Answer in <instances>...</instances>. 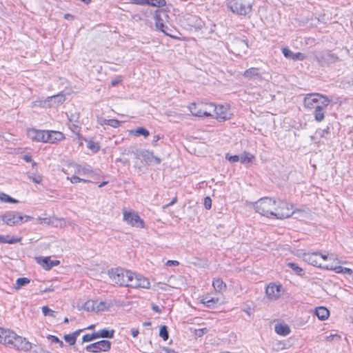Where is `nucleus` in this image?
<instances>
[{
    "label": "nucleus",
    "mask_w": 353,
    "mask_h": 353,
    "mask_svg": "<svg viewBox=\"0 0 353 353\" xmlns=\"http://www.w3.org/2000/svg\"><path fill=\"white\" fill-rule=\"evenodd\" d=\"M0 344L24 351L32 348V343L26 338L17 334L12 330L2 327H0Z\"/></svg>",
    "instance_id": "nucleus-1"
},
{
    "label": "nucleus",
    "mask_w": 353,
    "mask_h": 353,
    "mask_svg": "<svg viewBox=\"0 0 353 353\" xmlns=\"http://www.w3.org/2000/svg\"><path fill=\"white\" fill-rule=\"evenodd\" d=\"M214 103L204 100H198L190 103L187 109L192 117L201 119L212 118Z\"/></svg>",
    "instance_id": "nucleus-2"
},
{
    "label": "nucleus",
    "mask_w": 353,
    "mask_h": 353,
    "mask_svg": "<svg viewBox=\"0 0 353 353\" xmlns=\"http://www.w3.org/2000/svg\"><path fill=\"white\" fill-rule=\"evenodd\" d=\"M276 199L271 197H264L258 200L254 205L256 212L269 219L274 218Z\"/></svg>",
    "instance_id": "nucleus-3"
},
{
    "label": "nucleus",
    "mask_w": 353,
    "mask_h": 353,
    "mask_svg": "<svg viewBox=\"0 0 353 353\" xmlns=\"http://www.w3.org/2000/svg\"><path fill=\"white\" fill-rule=\"evenodd\" d=\"M296 211V208L292 203L285 200H276L274 219L281 220L288 219L291 217Z\"/></svg>",
    "instance_id": "nucleus-4"
},
{
    "label": "nucleus",
    "mask_w": 353,
    "mask_h": 353,
    "mask_svg": "<svg viewBox=\"0 0 353 353\" xmlns=\"http://www.w3.org/2000/svg\"><path fill=\"white\" fill-rule=\"evenodd\" d=\"M108 275L113 283L120 286L127 287L129 280L132 276V271L121 268L111 269Z\"/></svg>",
    "instance_id": "nucleus-5"
},
{
    "label": "nucleus",
    "mask_w": 353,
    "mask_h": 353,
    "mask_svg": "<svg viewBox=\"0 0 353 353\" xmlns=\"http://www.w3.org/2000/svg\"><path fill=\"white\" fill-rule=\"evenodd\" d=\"M213 117L216 121L222 123L229 121L234 117L231 106L228 104H215L212 108Z\"/></svg>",
    "instance_id": "nucleus-6"
},
{
    "label": "nucleus",
    "mask_w": 353,
    "mask_h": 353,
    "mask_svg": "<svg viewBox=\"0 0 353 353\" xmlns=\"http://www.w3.org/2000/svg\"><path fill=\"white\" fill-rule=\"evenodd\" d=\"M303 103L305 108L312 110L325 108L328 104V100L320 94L310 93L305 95Z\"/></svg>",
    "instance_id": "nucleus-7"
},
{
    "label": "nucleus",
    "mask_w": 353,
    "mask_h": 353,
    "mask_svg": "<svg viewBox=\"0 0 353 353\" xmlns=\"http://www.w3.org/2000/svg\"><path fill=\"white\" fill-rule=\"evenodd\" d=\"M2 221L7 225L13 226L27 222L32 219V217L25 215L23 216L15 212H7L1 216Z\"/></svg>",
    "instance_id": "nucleus-8"
},
{
    "label": "nucleus",
    "mask_w": 353,
    "mask_h": 353,
    "mask_svg": "<svg viewBox=\"0 0 353 353\" xmlns=\"http://www.w3.org/2000/svg\"><path fill=\"white\" fill-rule=\"evenodd\" d=\"M162 16L168 17V14H166V12L164 9H158L155 12V26L157 29H159L160 31L163 32L165 35L169 36L170 37L177 39L179 41H190V40H194L195 41V39L194 38H188L185 37H179L174 34H172L169 32H168L165 30V26L163 22V19H161Z\"/></svg>",
    "instance_id": "nucleus-9"
},
{
    "label": "nucleus",
    "mask_w": 353,
    "mask_h": 353,
    "mask_svg": "<svg viewBox=\"0 0 353 353\" xmlns=\"http://www.w3.org/2000/svg\"><path fill=\"white\" fill-rule=\"evenodd\" d=\"M123 221L130 226L139 228H144L145 227L144 221L139 216L137 212L123 209Z\"/></svg>",
    "instance_id": "nucleus-10"
},
{
    "label": "nucleus",
    "mask_w": 353,
    "mask_h": 353,
    "mask_svg": "<svg viewBox=\"0 0 353 353\" xmlns=\"http://www.w3.org/2000/svg\"><path fill=\"white\" fill-rule=\"evenodd\" d=\"M130 277L127 287L137 289H150L151 284L147 277L133 272H132V276Z\"/></svg>",
    "instance_id": "nucleus-11"
},
{
    "label": "nucleus",
    "mask_w": 353,
    "mask_h": 353,
    "mask_svg": "<svg viewBox=\"0 0 353 353\" xmlns=\"http://www.w3.org/2000/svg\"><path fill=\"white\" fill-rule=\"evenodd\" d=\"M111 306L110 303L98 300H88L84 305L83 308L88 312H103L108 310Z\"/></svg>",
    "instance_id": "nucleus-12"
},
{
    "label": "nucleus",
    "mask_w": 353,
    "mask_h": 353,
    "mask_svg": "<svg viewBox=\"0 0 353 353\" xmlns=\"http://www.w3.org/2000/svg\"><path fill=\"white\" fill-rule=\"evenodd\" d=\"M229 8L232 12L239 15H246L252 10V5L248 1H230Z\"/></svg>",
    "instance_id": "nucleus-13"
},
{
    "label": "nucleus",
    "mask_w": 353,
    "mask_h": 353,
    "mask_svg": "<svg viewBox=\"0 0 353 353\" xmlns=\"http://www.w3.org/2000/svg\"><path fill=\"white\" fill-rule=\"evenodd\" d=\"M112 343L108 340H101L90 343L85 347V350L90 353H101L110 351Z\"/></svg>",
    "instance_id": "nucleus-14"
},
{
    "label": "nucleus",
    "mask_w": 353,
    "mask_h": 353,
    "mask_svg": "<svg viewBox=\"0 0 353 353\" xmlns=\"http://www.w3.org/2000/svg\"><path fill=\"white\" fill-rule=\"evenodd\" d=\"M283 293V289L281 284L270 283L265 288V294L270 301L279 299Z\"/></svg>",
    "instance_id": "nucleus-15"
},
{
    "label": "nucleus",
    "mask_w": 353,
    "mask_h": 353,
    "mask_svg": "<svg viewBox=\"0 0 353 353\" xmlns=\"http://www.w3.org/2000/svg\"><path fill=\"white\" fill-rule=\"evenodd\" d=\"M308 262L314 265L321 268L328 269L329 263L327 257L319 253H312L307 256Z\"/></svg>",
    "instance_id": "nucleus-16"
},
{
    "label": "nucleus",
    "mask_w": 353,
    "mask_h": 353,
    "mask_svg": "<svg viewBox=\"0 0 353 353\" xmlns=\"http://www.w3.org/2000/svg\"><path fill=\"white\" fill-rule=\"evenodd\" d=\"M27 135L33 141L46 143V130L32 128L27 131Z\"/></svg>",
    "instance_id": "nucleus-17"
},
{
    "label": "nucleus",
    "mask_w": 353,
    "mask_h": 353,
    "mask_svg": "<svg viewBox=\"0 0 353 353\" xmlns=\"http://www.w3.org/2000/svg\"><path fill=\"white\" fill-rule=\"evenodd\" d=\"M36 261L39 264L44 270H50L52 267L57 266L60 264L59 260H51L50 256L46 257H37Z\"/></svg>",
    "instance_id": "nucleus-18"
},
{
    "label": "nucleus",
    "mask_w": 353,
    "mask_h": 353,
    "mask_svg": "<svg viewBox=\"0 0 353 353\" xmlns=\"http://www.w3.org/2000/svg\"><path fill=\"white\" fill-rule=\"evenodd\" d=\"M46 132H47L46 143H56L58 141L64 140L65 138L63 133H62L61 132H59V131L46 130Z\"/></svg>",
    "instance_id": "nucleus-19"
},
{
    "label": "nucleus",
    "mask_w": 353,
    "mask_h": 353,
    "mask_svg": "<svg viewBox=\"0 0 353 353\" xmlns=\"http://www.w3.org/2000/svg\"><path fill=\"white\" fill-rule=\"evenodd\" d=\"M243 76L248 79H253L256 78L262 79L258 68L252 67L243 72Z\"/></svg>",
    "instance_id": "nucleus-20"
},
{
    "label": "nucleus",
    "mask_w": 353,
    "mask_h": 353,
    "mask_svg": "<svg viewBox=\"0 0 353 353\" xmlns=\"http://www.w3.org/2000/svg\"><path fill=\"white\" fill-rule=\"evenodd\" d=\"M200 302L207 307H213L219 302V299L216 297H209L208 294H206L203 296Z\"/></svg>",
    "instance_id": "nucleus-21"
},
{
    "label": "nucleus",
    "mask_w": 353,
    "mask_h": 353,
    "mask_svg": "<svg viewBox=\"0 0 353 353\" xmlns=\"http://www.w3.org/2000/svg\"><path fill=\"white\" fill-rule=\"evenodd\" d=\"M275 332L280 336H287L290 333V327L285 323H278L274 327Z\"/></svg>",
    "instance_id": "nucleus-22"
},
{
    "label": "nucleus",
    "mask_w": 353,
    "mask_h": 353,
    "mask_svg": "<svg viewBox=\"0 0 353 353\" xmlns=\"http://www.w3.org/2000/svg\"><path fill=\"white\" fill-rule=\"evenodd\" d=\"M212 286L216 292L221 293L227 290L226 283L220 278L214 279L212 281Z\"/></svg>",
    "instance_id": "nucleus-23"
},
{
    "label": "nucleus",
    "mask_w": 353,
    "mask_h": 353,
    "mask_svg": "<svg viewBox=\"0 0 353 353\" xmlns=\"http://www.w3.org/2000/svg\"><path fill=\"white\" fill-rule=\"evenodd\" d=\"M315 314L321 321L327 319L330 316V311L325 307H318L315 310Z\"/></svg>",
    "instance_id": "nucleus-24"
},
{
    "label": "nucleus",
    "mask_w": 353,
    "mask_h": 353,
    "mask_svg": "<svg viewBox=\"0 0 353 353\" xmlns=\"http://www.w3.org/2000/svg\"><path fill=\"white\" fill-rule=\"evenodd\" d=\"M21 240H22L21 236L10 237L8 235H7V236L0 235V243L14 244V243L21 242Z\"/></svg>",
    "instance_id": "nucleus-25"
},
{
    "label": "nucleus",
    "mask_w": 353,
    "mask_h": 353,
    "mask_svg": "<svg viewBox=\"0 0 353 353\" xmlns=\"http://www.w3.org/2000/svg\"><path fill=\"white\" fill-rule=\"evenodd\" d=\"M128 134L136 137L143 136L145 138L150 135L149 131L143 127H139L136 130H130L128 131Z\"/></svg>",
    "instance_id": "nucleus-26"
},
{
    "label": "nucleus",
    "mask_w": 353,
    "mask_h": 353,
    "mask_svg": "<svg viewBox=\"0 0 353 353\" xmlns=\"http://www.w3.org/2000/svg\"><path fill=\"white\" fill-rule=\"evenodd\" d=\"M97 339L99 338H113L114 331L113 330H108L106 329L101 330L99 332H95Z\"/></svg>",
    "instance_id": "nucleus-27"
},
{
    "label": "nucleus",
    "mask_w": 353,
    "mask_h": 353,
    "mask_svg": "<svg viewBox=\"0 0 353 353\" xmlns=\"http://www.w3.org/2000/svg\"><path fill=\"white\" fill-rule=\"evenodd\" d=\"M87 148L92 152L97 153L100 149L101 146L99 142H96L93 140L87 141Z\"/></svg>",
    "instance_id": "nucleus-28"
},
{
    "label": "nucleus",
    "mask_w": 353,
    "mask_h": 353,
    "mask_svg": "<svg viewBox=\"0 0 353 353\" xmlns=\"http://www.w3.org/2000/svg\"><path fill=\"white\" fill-rule=\"evenodd\" d=\"M255 160V157L254 155L248 152H244L241 155V162L242 163H252V161H254Z\"/></svg>",
    "instance_id": "nucleus-29"
},
{
    "label": "nucleus",
    "mask_w": 353,
    "mask_h": 353,
    "mask_svg": "<svg viewBox=\"0 0 353 353\" xmlns=\"http://www.w3.org/2000/svg\"><path fill=\"white\" fill-rule=\"evenodd\" d=\"M332 271H334L336 273H341V274H347L349 275H352L353 274V271L350 268H343L341 265H332Z\"/></svg>",
    "instance_id": "nucleus-30"
},
{
    "label": "nucleus",
    "mask_w": 353,
    "mask_h": 353,
    "mask_svg": "<svg viewBox=\"0 0 353 353\" xmlns=\"http://www.w3.org/2000/svg\"><path fill=\"white\" fill-rule=\"evenodd\" d=\"M93 172V170L88 168L78 165L75 173L81 176H89Z\"/></svg>",
    "instance_id": "nucleus-31"
},
{
    "label": "nucleus",
    "mask_w": 353,
    "mask_h": 353,
    "mask_svg": "<svg viewBox=\"0 0 353 353\" xmlns=\"http://www.w3.org/2000/svg\"><path fill=\"white\" fill-rule=\"evenodd\" d=\"M30 280L26 277L19 278L16 281L15 290H18L23 286L29 284Z\"/></svg>",
    "instance_id": "nucleus-32"
},
{
    "label": "nucleus",
    "mask_w": 353,
    "mask_h": 353,
    "mask_svg": "<svg viewBox=\"0 0 353 353\" xmlns=\"http://www.w3.org/2000/svg\"><path fill=\"white\" fill-rule=\"evenodd\" d=\"M27 176L30 181L36 184H41L43 182V176L40 174L33 175L30 173H27Z\"/></svg>",
    "instance_id": "nucleus-33"
},
{
    "label": "nucleus",
    "mask_w": 353,
    "mask_h": 353,
    "mask_svg": "<svg viewBox=\"0 0 353 353\" xmlns=\"http://www.w3.org/2000/svg\"><path fill=\"white\" fill-rule=\"evenodd\" d=\"M0 201L3 203H17L19 201L12 198L9 195L6 193L1 192L0 193Z\"/></svg>",
    "instance_id": "nucleus-34"
},
{
    "label": "nucleus",
    "mask_w": 353,
    "mask_h": 353,
    "mask_svg": "<svg viewBox=\"0 0 353 353\" xmlns=\"http://www.w3.org/2000/svg\"><path fill=\"white\" fill-rule=\"evenodd\" d=\"M103 123L108 125L114 128H117L121 125V122L117 119H111L104 120Z\"/></svg>",
    "instance_id": "nucleus-35"
},
{
    "label": "nucleus",
    "mask_w": 353,
    "mask_h": 353,
    "mask_svg": "<svg viewBox=\"0 0 353 353\" xmlns=\"http://www.w3.org/2000/svg\"><path fill=\"white\" fill-rule=\"evenodd\" d=\"M325 108H315V112H314V117H315V119L320 122L323 119H324V112H323V109Z\"/></svg>",
    "instance_id": "nucleus-36"
},
{
    "label": "nucleus",
    "mask_w": 353,
    "mask_h": 353,
    "mask_svg": "<svg viewBox=\"0 0 353 353\" xmlns=\"http://www.w3.org/2000/svg\"><path fill=\"white\" fill-rule=\"evenodd\" d=\"M288 266L290 267L296 274L303 275V270L294 263H288Z\"/></svg>",
    "instance_id": "nucleus-37"
},
{
    "label": "nucleus",
    "mask_w": 353,
    "mask_h": 353,
    "mask_svg": "<svg viewBox=\"0 0 353 353\" xmlns=\"http://www.w3.org/2000/svg\"><path fill=\"white\" fill-rule=\"evenodd\" d=\"M67 179L69 180L72 183H80V182H83V183H90V182H91L89 180L81 179V178H80V177H79L78 176H76V175H73V176H72L70 177L68 176Z\"/></svg>",
    "instance_id": "nucleus-38"
},
{
    "label": "nucleus",
    "mask_w": 353,
    "mask_h": 353,
    "mask_svg": "<svg viewBox=\"0 0 353 353\" xmlns=\"http://www.w3.org/2000/svg\"><path fill=\"white\" fill-rule=\"evenodd\" d=\"M159 336L164 340V341H167L168 339V329H167V326L165 325H162L161 327H160V330H159Z\"/></svg>",
    "instance_id": "nucleus-39"
},
{
    "label": "nucleus",
    "mask_w": 353,
    "mask_h": 353,
    "mask_svg": "<svg viewBox=\"0 0 353 353\" xmlns=\"http://www.w3.org/2000/svg\"><path fill=\"white\" fill-rule=\"evenodd\" d=\"M145 159L147 162H151L154 160L156 163H159L161 161L159 158L154 157L153 153L150 152H147V154L145 155Z\"/></svg>",
    "instance_id": "nucleus-40"
},
{
    "label": "nucleus",
    "mask_w": 353,
    "mask_h": 353,
    "mask_svg": "<svg viewBox=\"0 0 353 353\" xmlns=\"http://www.w3.org/2000/svg\"><path fill=\"white\" fill-rule=\"evenodd\" d=\"M97 336H96V333L94 332L92 334H84L82 337V341L83 343H85V342H90V341H92L94 339H97Z\"/></svg>",
    "instance_id": "nucleus-41"
},
{
    "label": "nucleus",
    "mask_w": 353,
    "mask_h": 353,
    "mask_svg": "<svg viewBox=\"0 0 353 353\" xmlns=\"http://www.w3.org/2000/svg\"><path fill=\"white\" fill-rule=\"evenodd\" d=\"M137 3H139V4H145V3H148V4H151L152 6H165V1H135Z\"/></svg>",
    "instance_id": "nucleus-42"
},
{
    "label": "nucleus",
    "mask_w": 353,
    "mask_h": 353,
    "mask_svg": "<svg viewBox=\"0 0 353 353\" xmlns=\"http://www.w3.org/2000/svg\"><path fill=\"white\" fill-rule=\"evenodd\" d=\"M41 310L44 316H55V312L50 309L48 306H43Z\"/></svg>",
    "instance_id": "nucleus-43"
},
{
    "label": "nucleus",
    "mask_w": 353,
    "mask_h": 353,
    "mask_svg": "<svg viewBox=\"0 0 353 353\" xmlns=\"http://www.w3.org/2000/svg\"><path fill=\"white\" fill-rule=\"evenodd\" d=\"M63 339L70 345H74L77 341L75 336L72 335V334L65 335Z\"/></svg>",
    "instance_id": "nucleus-44"
},
{
    "label": "nucleus",
    "mask_w": 353,
    "mask_h": 353,
    "mask_svg": "<svg viewBox=\"0 0 353 353\" xmlns=\"http://www.w3.org/2000/svg\"><path fill=\"white\" fill-rule=\"evenodd\" d=\"M37 221L40 224H47V225H52L53 224V221L51 220L50 218H41V217H38L37 219Z\"/></svg>",
    "instance_id": "nucleus-45"
},
{
    "label": "nucleus",
    "mask_w": 353,
    "mask_h": 353,
    "mask_svg": "<svg viewBox=\"0 0 353 353\" xmlns=\"http://www.w3.org/2000/svg\"><path fill=\"white\" fill-rule=\"evenodd\" d=\"M305 58V56L301 52L293 53L292 59L294 61L296 60H303Z\"/></svg>",
    "instance_id": "nucleus-46"
},
{
    "label": "nucleus",
    "mask_w": 353,
    "mask_h": 353,
    "mask_svg": "<svg viewBox=\"0 0 353 353\" xmlns=\"http://www.w3.org/2000/svg\"><path fill=\"white\" fill-rule=\"evenodd\" d=\"M282 52L285 57L292 59L293 52L288 48H283Z\"/></svg>",
    "instance_id": "nucleus-47"
},
{
    "label": "nucleus",
    "mask_w": 353,
    "mask_h": 353,
    "mask_svg": "<svg viewBox=\"0 0 353 353\" xmlns=\"http://www.w3.org/2000/svg\"><path fill=\"white\" fill-rule=\"evenodd\" d=\"M204 205L208 210L212 208V199L209 196L204 199Z\"/></svg>",
    "instance_id": "nucleus-48"
},
{
    "label": "nucleus",
    "mask_w": 353,
    "mask_h": 353,
    "mask_svg": "<svg viewBox=\"0 0 353 353\" xmlns=\"http://www.w3.org/2000/svg\"><path fill=\"white\" fill-rule=\"evenodd\" d=\"M47 339L51 342L57 343V342H59V339L54 335L49 334L47 336Z\"/></svg>",
    "instance_id": "nucleus-49"
},
{
    "label": "nucleus",
    "mask_w": 353,
    "mask_h": 353,
    "mask_svg": "<svg viewBox=\"0 0 353 353\" xmlns=\"http://www.w3.org/2000/svg\"><path fill=\"white\" fill-rule=\"evenodd\" d=\"M228 159L229 161H230L232 163H235V162L239 161V160L241 161V157H239L238 155H232V156H230L229 157H228Z\"/></svg>",
    "instance_id": "nucleus-50"
},
{
    "label": "nucleus",
    "mask_w": 353,
    "mask_h": 353,
    "mask_svg": "<svg viewBox=\"0 0 353 353\" xmlns=\"http://www.w3.org/2000/svg\"><path fill=\"white\" fill-rule=\"evenodd\" d=\"M122 80H123V79L121 77H118L111 81V85L116 86L118 83H121L122 81Z\"/></svg>",
    "instance_id": "nucleus-51"
},
{
    "label": "nucleus",
    "mask_w": 353,
    "mask_h": 353,
    "mask_svg": "<svg viewBox=\"0 0 353 353\" xmlns=\"http://www.w3.org/2000/svg\"><path fill=\"white\" fill-rule=\"evenodd\" d=\"M179 264V261H174V260H168L166 262V265H168V266H172V265L177 266Z\"/></svg>",
    "instance_id": "nucleus-52"
},
{
    "label": "nucleus",
    "mask_w": 353,
    "mask_h": 353,
    "mask_svg": "<svg viewBox=\"0 0 353 353\" xmlns=\"http://www.w3.org/2000/svg\"><path fill=\"white\" fill-rule=\"evenodd\" d=\"M55 97L59 98L60 99L59 101L61 102V103L65 101V96L63 94H57V95H54V96L50 97V99H52V98H55Z\"/></svg>",
    "instance_id": "nucleus-53"
},
{
    "label": "nucleus",
    "mask_w": 353,
    "mask_h": 353,
    "mask_svg": "<svg viewBox=\"0 0 353 353\" xmlns=\"http://www.w3.org/2000/svg\"><path fill=\"white\" fill-rule=\"evenodd\" d=\"M23 159L26 162H32V159L30 154H26L23 157Z\"/></svg>",
    "instance_id": "nucleus-54"
},
{
    "label": "nucleus",
    "mask_w": 353,
    "mask_h": 353,
    "mask_svg": "<svg viewBox=\"0 0 353 353\" xmlns=\"http://www.w3.org/2000/svg\"><path fill=\"white\" fill-rule=\"evenodd\" d=\"M139 333V331L138 329H132L131 330V334L134 338L137 337L138 336Z\"/></svg>",
    "instance_id": "nucleus-55"
},
{
    "label": "nucleus",
    "mask_w": 353,
    "mask_h": 353,
    "mask_svg": "<svg viewBox=\"0 0 353 353\" xmlns=\"http://www.w3.org/2000/svg\"><path fill=\"white\" fill-rule=\"evenodd\" d=\"M152 309L154 312H157V313H161V309H160V308H159V307L158 305H157L152 304Z\"/></svg>",
    "instance_id": "nucleus-56"
},
{
    "label": "nucleus",
    "mask_w": 353,
    "mask_h": 353,
    "mask_svg": "<svg viewBox=\"0 0 353 353\" xmlns=\"http://www.w3.org/2000/svg\"><path fill=\"white\" fill-rule=\"evenodd\" d=\"M64 18L68 20H72L74 19V16L70 14H65Z\"/></svg>",
    "instance_id": "nucleus-57"
},
{
    "label": "nucleus",
    "mask_w": 353,
    "mask_h": 353,
    "mask_svg": "<svg viewBox=\"0 0 353 353\" xmlns=\"http://www.w3.org/2000/svg\"><path fill=\"white\" fill-rule=\"evenodd\" d=\"M84 329L83 330H76L75 332H74L73 333H72V335L75 336V338L77 339V337L78 336V335L80 334L81 332H82Z\"/></svg>",
    "instance_id": "nucleus-58"
},
{
    "label": "nucleus",
    "mask_w": 353,
    "mask_h": 353,
    "mask_svg": "<svg viewBox=\"0 0 353 353\" xmlns=\"http://www.w3.org/2000/svg\"><path fill=\"white\" fill-rule=\"evenodd\" d=\"M177 201V197L175 196L172 199V200L170 201V203L168 204V205H172L173 204H174Z\"/></svg>",
    "instance_id": "nucleus-59"
},
{
    "label": "nucleus",
    "mask_w": 353,
    "mask_h": 353,
    "mask_svg": "<svg viewBox=\"0 0 353 353\" xmlns=\"http://www.w3.org/2000/svg\"><path fill=\"white\" fill-rule=\"evenodd\" d=\"M165 353H178L176 352H175L174 350H170L168 348H165Z\"/></svg>",
    "instance_id": "nucleus-60"
},
{
    "label": "nucleus",
    "mask_w": 353,
    "mask_h": 353,
    "mask_svg": "<svg viewBox=\"0 0 353 353\" xmlns=\"http://www.w3.org/2000/svg\"><path fill=\"white\" fill-rule=\"evenodd\" d=\"M108 183V181H103V182H101V183L99 184V187L101 188V187L107 185Z\"/></svg>",
    "instance_id": "nucleus-61"
},
{
    "label": "nucleus",
    "mask_w": 353,
    "mask_h": 353,
    "mask_svg": "<svg viewBox=\"0 0 353 353\" xmlns=\"http://www.w3.org/2000/svg\"><path fill=\"white\" fill-rule=\"evenodd\" d=\"M95 327V325H90L86 329L87 330H93Z\"/></svg>",
    "instance_id": "nucleus-62"
},
{
    "label": "nucleus",
    "mask_w": 353,
    "mask_h": 353,
    "mask_svg": "<svg viewBox=\"0 0 353 353\" xmlns=\"http://www.w3.org/2000/svg\"><path fill=\"white\" fill-rule=\"evenodd\" d=\"M57 343H58L61 347H63L64 345L63 342L62 341H61L60 339H59V342H57Z\"/></svg>",
    "instance_id": "nucleus-63"
},
{
    "label": "nucleus",
    "mask_w": 353,
    "mask_h": 353,
    "mask_svg": "<svg viewBox=\"0 0 353 353\" xmlns=\"http://www.w3.org/2000/svg\"><path fill=\"white\" fill-rule=\"evenodd\" d=\"M160 139V137L159 135H156L154 137V141H157Z\"/></svg>",
    "instance_id": "nucleus-64"
}]
</instances>
